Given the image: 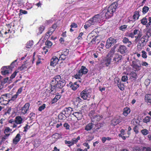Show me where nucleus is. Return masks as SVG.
Here are the masks:
<instances>
[{
  "instance_id": "obj_45",
  "label": "nucleus",
  "mask_w": 151,
  "mask_h": 151,
  "mask_svg": "<svg viewBox=\"0 0 151 151\" xmlns=\"http://www.w3.org/2000/svg\"><path fill=\"white\" fill-rule=\"evenodd\" d=\"M18 96L17 94H16L14 95L13 96H11V98L10 99H8V100L9 101H10L12 100V101H14L15 100L17 97Z\"/></svg>"
},
{
  "instance_id": "obj_50",
  "label": "nucleus",
  "mask_w": 151,
  "mask_h": 151,
  "mask_svg": "<svg viewBox=\"0 0 151 151\" xmlns=\"http://www.w3.org/2000/svg\"><path fill=\"white\" fill-rule=\"evenodd\" d=\"M142 57L144 58H147L146 52L144 50H142Z\"/></svg>"
},
{
  "instance_id": "obj_39",
  "label": "nucleus",
  "mask_w": 151,
  "mask_h": 151,
  "mask_svg": "<svg viewBox=\"0 0 151 151\" xmlns=\"http://www.w3.org/2000/svg\"><path fill=\"white\" fill-rule=\"evenodd\" d=\"M10 135V133L9 134H5L1 138V140L2 141H5L6 139L8 138L9 137Z\"/></svg>"
},
{
  "instance_id": "obj_25",
  "label": "nucleus",
  "mask_w": 151,
  "mask_h": 151,
  "mask_svg": "<svg viewBox=\"0 0 151 151\" xmlns=\"http://www.w3.org/2000/svg\"><path fill=\"white\" fill-rule=\"evenodd\" d=\"M101 39V36L99 35H97L92 39L91 42L93 43H94V42L96 43L97 42V43H98Z\"/></svg>"
},
{
  "instance_id": "obj_24",
  "label": "nucleus",
  "mask_w": 151,
  "mask_h": 151,
  "mask_svg": "<svg viewBox=\"0 0 151 151\" xmlns=\"http://www.w3.org/2000/svg\"><path fill=\"white\" fill-rule=\"evenodd\" d=\"M81 100L78 96L74 98L73 101L75 105H78V104L81 101Z\"/></svg>"
},
{
  "instance_id": "obj_4",
  "label": "nucleus",
  "mask_w": 151,
  "mask_h": 151,
  "mask_svg": "<svg viewBox=\"0 0 151 151\" xmlns=\"http://www.w3.org/2000/svg\"><path fill=\"white\" fill-rule=\"evenodd\" d=\"M91 90L90 89L83 90L81 93V97L84 100H88L91 96Z\"/></svg>"
},
{
  "instance_id": "obj_51",
  "label": "nucleus",
  "mask_w": 151,
  "mask_h": 151,
  "mask_svg": "<svg viewBox=\"0 0 151 151\" xmlns=\"http://www.w3.org/2000/svg\"><path fill=\"white\" fill-rule=\"evenodd\" d=\"M106 64L107 66H108L109 65L111 62V58H109V57L108 58L106 59Z\"/></svg>"
},
{
  "instance_id": "obj_36",
  "label": "nucleus",
  "mask_w": 151,
  "mask_h": 151,
  "mask_svg": "<svg viewBox=\"0 0 151 151\" xmlns=\"http://www.w3.org/2000/svg\"><path fill=\"white\" fill-rule=\"evenodd\" d=\"M139 17V12H136L134 14L133 16V19H134V20H136L138 19Z\"/></svg>"
},
{
  "instance_id": "obj_17",
  "label": "nucleus",
  "mask_w": 151,
  "mask_h": 151,
  "mask_svg": "<svg viewBox=\"0 0 151 151\" xmlns=\"http://www.w3.org/2000/svg\"><path fill=\"white\" fill-rule=\"evenodd\" d=\"M118 51L121 54H124L127 52V50L126 47L124 45H121L119 47Z\"/></svg>"
},
{
  "instance_id": "obj_18",
  "label": "nucleus",
  "mask_w": 151,
  "mask_h": 151,
  "mask_svg": "<svg viewBox=\"0 0 151 151\" xmlns=\"http://www.w3.org/2000/svg\"><path fill=\"white\" fill-rule=\"evenodd\" d=\"M69 85L70 87L73 90H76L79 87L77 82H76L74 83H70Z\"/></svg>"
},
{
  "instance_id": "obj_43",
  "label": "nucleus",
  "mask_w": 151,
  "mask_h": 151,
  "mask_svg": "<svg viewBox=\"0 0 151 151\" xmlns=\"http://www.w3.org/2000/svg\"><path fill=\"white\" fill-rule=\"evenodd\" d=\"M2 96H4L6 99H10L12 95L9 93L5 94L2 95Z\"/></svg>"
},
{
  "instance_id": "obj_49",
  "label": "nucleus",
  "mask_w": 151,
  "mask_h": 151,
  "mask_svg": "<svg viewBox=\"0 0 151 151\" xmlns=\"http://www.w3.org/2000/svg\"><path fill=\"white\" fill-rule=\"evenodd\" d=\"M143 151H151V147H142Z\"/></svg>"
},
{
  "instance_id": "obj_5",
  "label": "nucleus",
  "mask_w": 151,
  "mask_h": 151,
  "mask_svg": "<svg viewBox=\"0 0 151 151\" xmlns=\"http://www.w3.org/2000/svg\"><path fill=\"white\" fill-rule=\"evenodd\" d=\"M89 115L93 122H97L101 118V116L97 115L94 110L91 111Z\"/></svg>"
},
{
  "instance_id": "obj_35",
  "label": "nucleus",
  "mask_w": 151,
  "mask_h": 151,
  "mask_svg": "<svg viewBox=\"0 0 151 151\" xmlns=\"http://www.w3.org/2000/svg\"><path fill=\"white\" fill-rule=\"evenodd\" d=\"M44 29V27L43 26H40L37 29V31L38 32L37 33L38 35H40L41 34Z\"/></svg>"
},
{
  "instance_id": "obj_29",
  "label": "nucleus",
  "mask_w": 151,
  "mask_h": 151,
  "mask_svg": "<svg viewBox=\"0 0 151 151\" xmlns=\"http://www.w3.org/2000/svg\"><path fill=\"white\" fill-rule=\"evenodd\" d=\"M9 101L8 99H6V98L4 96H2V95L1 96L0 98V103L2 104H5L7 103L6 102H7Z\"/></svg>"
},
{
  "instance_id": "obj_14",
  "label": "nucleus",
  "mask_w": 151,
  "mask_h": 151,
  "mask_svg": "<svg viewBox=\"0 0 151 151\" xmlns=\"http://www.w3.org/2000/svg\"><path fill=\"white\" fill-rule=\"evenodd\" d=\"M95 25V24L91 19L85 23L84 27L86 29H87L88 28L91 27L93 25Z\"/></svg>"
},
{
  "instance_id": "obj_34",
  "label": "nucleus",
  "mask_w": 151,
  "mask_h": 151,
  "mask_svg": "<svg viewBox=\"0 0 151 151\" xmlns=\"http://www.w3.org/2000/svg\"><path fill=\"white\" fill-rule=\"evenodd\" d=\"M12 131V129H10L9 127H5L4 131V134H9Z\"/></svg>"
},
{
  "instance_id": "obj_31",
  "label": "nucleus",
  "mask_w": 151,
  "mask_h": 151,
  "mask_svg": "<svg viewBox=\"0 0 151 151\" xmlns=\"http://www.w3.org/2000/svg\"><path fill=\"white\" fill-rule=\"evenodd\" d=\"M120 122L119 120L117 118H115L111 121V124L113 125H115Z\"/></svg>"
},
{
  "instance_id": "obj_22",
  "label": "nucleus",
  "mask_w": 151,
  "mask_h": 151,
  "mask_svg": "<svg viewBox=\"0 0 151 151\" xmlns=\"http://www.w3.org/2000/svg\"><path fill=\"white\" fill-rule=\"evenodd\" d=\"M145 101L147 103H149V104H151V94H147L145 96Z\"/></svg>"
},
{
  "instance_id": "obj_55",
  "label": "nucleus",
  "mask_w": 151,
  "mask_h": 151,
  "mask_svg": "<svg viewBox=\"0 0 151 151\" xmlns=\"http://www.w3.org/2000/svg\"><path fill=\"white\" fill-rule=\"evenodd\" d=\"M127 27V26L126 25H123L120 27L119 29L123 31H125Z\"/></svg>"
},
{
  "instance_id": "obj_15",
  "label": "nucleus",
  "mask_w": 151,
  "mask_h": 151,
  "mask_svg": "<svg viewBox=\"0 0 151 151\" xmlns=\"http://www.w3.org/2000/svg\"><path fill=\"white\" fill-rule=\"evenodd\" d=\"M59 59L56 56H54L51 60L50 65L55 66L58 63L59 61Z\"/></svg>"
},
{
  "instance_id": "obj_1",
  "label": "nucleus",
  "mask_w": 151,
  "mask_h": 151,
  "mask_svg": "<svg viewBox=\"0 0 151 151\" xmlns=\"http://www.w3.org/2000/svg\"><path fill=\"white\" fill-rule=\"evenodd\" d=\"M65 84V81L64 80L61 79L60 76H56L51 81L50 84L51 88L47 89L46 92L54 94L55 93L57 88H62Z\"/></svg>"
},
{
  "instance_id": "obj_40",
  "label": "nucleus",
  "mask_w": 151,
  "mask_h": 151,
  "mask_svg": "<svg viewBox=\"0 0 151 151\" xmlns=\"http://www.w3.org/2000/svg\"><path fill=\"white\" fill-rule=\"evenodd\" d=\"M149 8L147 6H144L142 9V12L143 14L147 13L149 10Z\"/></svg>"
},
{
  "instance_id": "obj_20",
  "label": "nucleus",
  "mask_w": 151,
  "mask_h": 151,
  "mask_svg": "<svg viewBox=\"0 0 151 151\" xmlns=\"http://www.w3.org/2000/svg\"><path fill=\"white\" fill-rule=\"evenodd\" d=\"M14 122L17 124H21L23 122V120L22 118L20 116H16Z\"/></svg>"
},
{
  "instance_id": "obj_19",
  "label": "nucleus",
  "mask_w": 151,
  "mask_h": 151,
  "mask_svg": "<svg viewBox=\"0 0 151 151\" xmlns=\"http://www.w3.org/2000/svg\"><path fill=\"white\" fill-rule=\"evenodd\" d=\"M21 136L19 134H17L13 140V143L16 145L21 139Z\"/></svg>"
},
{
  "instance_id": "obj_41",
  "label": "nucleus",
  "mask_w": 151,
  "mask_h": 151,
  "mask_svg": "<svg viewBox=\"0 0 151 151\" xmlns=\"http://www.w3.org/2000/svg\"><path fill=\"white\" fill-rule=\"evenodd\" d=\"M141 21V23L144 25H145L147 23V19L145 17L143 18Z\"/></svg>"
},
{
  "instance_id": "obj_33",
  "label": "nucleus",
  "mask_w": 151,
  "mask_h": 151,
  "mask_svg": "<svg viewBox=\"0 0 151 151\" xmlns=\"http://www.w3.org/2000/svg\"><path fill=\"white\" fill-rule=\"evenodd\" d=\"M80 139V137L78 136L77 138H73L71 141V143L73 145H74V144H76L77 143L78 140Z\"/></svg>"
},
{
  "instance_id": "obj_27",
  "label": "nucleus",
  "mask_w": 151,
  "mask_h": 151,
  "mask_svg": "<svg viewBox=\"0 0 151 151\" xmlns=\"http://www.w3.org/2000/svg\"><path fill=\"white\" fill-rule=\"evenodd\" d=\"M115 52V47L112 48L108 55V57L111 58L113 57L114 55Z\"/></svg>"
},
{
  "instance_id": "obj_23",
  "label": "nucleus",
  "mask_w": 151,
  "mask_h": 151,
  "mask_svg": "<svg viewBox=\"0 0 151 151\" xmlns=\"http://www.w3.org/2000/svg\"><path fill=\"white\" fill-rule=\"evenodd\" d=\"M130 111H131L129 108L126 107L124 109L123 114L124 116H126L130 113Z\"/></svg>"
},
{
  "instance_id": "obj_58",
  "label": "nucleus",
  "mask_w": 151,
  "mask_h": 151,
  "mask_svg": "<svg viewBox=\"0 0 151 151\" xmlns=\"http://www.w3.org/2000/svg\"><path fill=\"white\" fill-rule=\"evenodd\" d=\"M63 126L66 129L68 130L70 129V126L67 123H64L63 124Z\"/></svg>"
},
{
  "instance_id": "obj_21",
  "label": "nucleus",
  "mask_w": 151,
  "mask_h": 151,
  "mask_svg": "<svg viewBox=\"0 0 151 151\" xmlns=\"http://www.w3.org/2000/svg\"><path fill=\"white\" fill-rule=\"evenodd\" d=\"M72 114L78 120L80 119L82 116V113L81 111L73 112Z\"/></svg>"
},
{
  "instance_id": "obj_63",
  "label": "nucleus",
  "mask_w": 151,
  "mask_h": 151,
  "mask_svg": "<svg viewBox=\"0 0 151 151\" xmlns=\"http://www.w3.org/2000/svg\"><path fill=\"white\" fill-rule=\"evenodd\" d=\"M134 32L133 33H129L128 35V36L129 37H131L132 38H133L134 37Z\"/></svg>"
},
{
  "instance_id": "obj_37",
  "label": "nucleus",
  "mask_w": 151,
  "mask_h": 151,
  "mask_svg": "<svg viewBox=\"0 0 151 151\" xmlns=\"http://www.w3.org/2000/svg\"><path fill=\"white\" fill-rule=\"evenodd\" d=\"M46 47L47 48H50L52 45V43L50 41H47L45 42Z\"/></svg>"
},
{
  "instance_id": "obj_8",
  "label": "nucleus",
  "mask_w": 151,
  "mask_h": 151,
  "mask_svg": "<svg viewBox=\"0 0 151 151\" xmlns=\"http://www.w3.org/2000/svg\"><path fill=\"white\" fill-rule=\"evenodd\" d=\"M132 66L135 71L140 70L141 67L140 61L138 59L136 60L135 61H133Z\"/></svg>"
},
{
  "instance_id": "obj_60",
  "label": "nucleus",
  "mask_w": 151,
  "mask_h": 151,
  "mask_svg": "<svg viewBox=\"0 0 151 151\" xmlns=\"http://www.w3.org/2000/svg\"><path fill=\"white\" fill-rule=\"evenodd\" d=\"M141 65H142L143 66H145L146 67H147V66L148 65V64L147 63L143 61L142 62V63H141Z\"/></svg>"
},
{
  "instance_id": "obj_6",
  "label": "nucleus",
  "mask_w": 151,
  "mask_h": 151,
  "mask_svg": "<svg viewBox=\"0 0 151 151\" xmlns=\"http://www.w3.org/2000/svg\"><path fill=\"white\" fill-rule=\"evenodd\" d=\"M88 72V70L85 67L82 66L81 69L77 73L76 75L75 76V78L77 79L80 78L81 76L83 74H86Z\"/></svg>"
},
{
  "instance_id": "obj_26",
  "label": "nucleus",
  "mask_w": 151,
  "mask_h": 151,
  "mask_svg": "<svg viewBox=\"0 0 151 151\" xmlns=\"http://www.w3.org/2000/svg\"><path fill=\"white\" fill-rule=\"evenodd\" d=\"M54 29L52 28H50L49 30L46 34L45 37L46 38H47L49 37L51 35L53 32L54 31Z\"/></svg>"
},
{
  "instance_id": "obj_38",
  "label": "nucleus",
  "mask_w": 151,
  "mask_h": 151,
  "mask_svg": "<svg viewBox=\"0 0 151 151\" xmlns=\"http://www.w3.org/2000/svg\"><path fill=\"white\" fill-rule=\"evenodd\" d=\"M32 41H29L26 44V47L27 48H30L33 45Z\"/></svg>"
},
{
  "instance_id": "obj_47",
  "label": "nucleus",
  "mask_w": 151,
  "mask_h": 151,
  "mask_svg": "<svg viewBox=\"0 0 151 151\" xmlns=\"http://www.w3.org/2000/svg\"><path fill=\"white\" fill-rule=\"evenodd\" d=\"M93 138V137L91 135H89L87 137L86 140V141H90L92 140Z\"/></svg>"
},
{
  "instance_id": "obj_7",
  "label": "nucleus",
  "mask_w": 151,
  "mask_h": 151,
  "mask_svg": "<svg viewBox=\"0 0 151 151\" xmlns=\"http://www.w3.org/2000/svg\"><path fill=\"white\" fill-rule=\"evenodd\" d=\"M122 60V56L118 53L114 54V56L113 59V62L116 65L121 63Z\"/></svg>"
},
{
  "instance_id": "obj_59",
  "label": "nucleus",
  "mask_w": 151,
  "mask_h": 151,
  "mask_svg": "<svg viewBox=\"0 0 151 151\" xmlns=\"http://www.w3.org/2000/svg\"><path fill=\"white\" fill-rule=\"evenodd\" d=\"M70 27L72 28H75L77 27L78 26L76 24L73 23L71 24L70 26Z\"/></svg>"
},
{
  "instance_id": "obj_16",
  "label": "nucleus",
  "mask_w": 151,
  "mask_h": 151,
  "mask_svg": "<svg viewBox=\"0 0 151 151\" xmlns=\"http://www.w3.org/2000/svg\"><path fill=\"white\" fill-rule=\"evenodd\" d=\"M101 17H102L100 15L98 14L95 15L93 17L91 18V19L96 24V23L99 22Z\"/></svg>"
},
{
  "instance_id": "obj_10",
  "label": "nucleus",
  "mask_w": 151,
  "mask_h": 151,
  "mask_svg": "<svg viewBox=\"0 0 151 151\" xmlns=\"http://www.w3.org/2000/svg\"><path fill=\"white\" fill-rule=\"evenodd\" d=\"M145 36H143L140 39V41L137 44V47L138 48L141 49L146 44L147 41H146Z\"/></svg>"
},
{
  "instance_id": "obj_48",
  "label": "nucleus",
  "mask_w": 151,
  "mask_h": 151,
  "mask_svg": "<svg viewBox=\"0 0 151 151\" xmlns=\"http://www.w3.org/2000/svg\"><path fill=\"white\" fill-rule=\"evenodd\" d=\"M65 143L69 147H70L71 146H72L73 145L72 144L71 141L70 140V141H67V140H65Z\"/></svg>"
},
{
  "instance_id": "obj_30",
  "label": "nucleus",
  "mask_w": 151,
  "mask_h": 151,
  "mask_svg": "<svg viewBox=\"0 0 151 151\" xmlns=\"http://www.w3.org/2000/svg\"><path fill=\"white\" fill-rule=\"evenodd\" d=\"M93 124L92 123H89L86 126L85 129L86 131L91 130L93 127Z\"/></svg>"
},
{
  "instance_id": "obj_54",
  "label": "nucleus",
  "mask_w": 151,
  "mask_h": 151,
  "mask_svg": "<svg viewBox=\"0 0 151 151\" xmlns=\"http://www.w3.org/2000/svg\"><path fill=\"white\" fill-rule=\"evenodd\" d=\"M60 56L59 58V60H64L66 58V56L63 54L60 55Z\"/></svg>"
},
{
  "instance_id": "obj_13",
  "label": "nucleus",
  "mask_w": 151,
  "mask_h": 151,
  "mask_svg": "<svg viewBox=\"0 0 151 151\" xmlns=\"http://www.w3.org/2000/svg\"><path fill=\"white\" fill-rule=\"evenodd\" d=\"M29 106L30 104L29 103H26L20 110L21 114H26L29 109Z\"/></svg>"
},
{
  "instance_id": "obj_9",
  "label": "nucleus",
  "mask_w": 151,
  "mask_h": 151,
  "mask_svg": "<svg viewBox=\"0 0 151 151\" xmlns=\"http://www.w3.org/2000/svg\"><path fill=\"white\" fill-rule=\"evenodd\" d=\"M116 42V40L112 37H110L106 41V48H109L111 45H114Z\"/></svg>"
},
{
  "instance_id": "obj_12",
  "label": "nucleus",
  "mask_w": 151,
  "mask_h": 151,
  "mask_svg": "<svg viewBox=\"0 0 151 151\" xmlns=\"http://www.w3.org/2000/svg\"><path fill=\"white\" fill-rule=\"evenodd\" d=\"M1 73L3 75H6L11 72L12 70V68L9 66L3 67L2 68Z\"/></svg>"
},
{
  "instance_id": "obj_57",
  "label": "nucleus",
  "mask_w": 151,
  "mask_h": 151,
  "mask_svg": "<svg viewBox=\"0 0 151 151\" xmlns=\"http://www.w3.org/2000/svg\"><path fill=\"white\" fill-rule=\"evenodd\" d=\"M128 80V77L127 76H123L122 78V80L124 82L127 81Z\"/></svg>"
},
{
  "instance_id": "obj_62",
  "label": "nucleus",
  "mask_w": 151,
  "mask_h": 151,
  "mask_svg": "<svg viewBox=\"0 0 151 151\" xmlns=\"http://www.w3.org/2000/svg\"><path fill=\"white\" fill-rule=\"evenodd\" d=\"M83 145L86 147H87V149H89L90 148V147L88 144V143L86 141L83 144Z\"/></svg>"
},
{
  "instance_id": "obj_46",
  "label": "nucleus",
  "mask_w": 151,
  "mask_h": 151,
  "mask_svg": "<svg viewBox=\"0 0 151 151\" xmlns=\"http://www.w3.org/2000/svg\"><path fill=\"white\" fill-rule=\"evenodd\" d=\"M27 13V11L21 9L19 10V15L20 16L22 15L23 14H26Z\"/></svg>"
},
{
  "instance_id": "obj_3",
  "label": "nucleus",
  "mask_w": 151,
  "mask_h": 151,
  "mask_svg": "<svg viewBox=\"0 0 151 151\" xmlns=\"http://www.w3.org/2000/svg\"><path fill=\"white\" fill-rule=\"evenodd\" d=\"M72 108L70 107L65 108L63 111L62 113L59 115V118L60 119H65L66 117L72 114Z\"/></svg>"
},
{
  "instance_id": "obj_42",
  "label": "nucleus",
  "mask_w": 151,
  "mask_h": 151,
  "mask_svg": "<svg viewBox=\"0 0 151 151\" xmlns=\"http://www.w3.org/2000/svg\"><path fill=\"white\" fill-rule=\"evenodd\" d=\"M141 132L144 135H146L149 133L148 131L146 129H144L141 130Z\"/></svg>"
},
{
  "instance_id": "obj_52",
  "label": "nucleus",
  "mask_w": 151,
  "mask_h": 151,
  "mask_svg": "<svg viewBox=\"0 0 151 151\" xmlns=\"http://www.w3.org/2000/svg\"><path fill=\"white\" fill-rule=\"evenodd\" d=\"M118 86L120 89L121 90L123 91L124 89V85L122 84L119 83L118 84Z\"/></svg>"
},
{
  "instance_id": "obj_56",
  "label": "nucleus",
  "mask_w": 151,
  "mask_h": 151,
  "mask_svg": "<svg viewBox=\"0 0 151 151\" xmlns=\"http://www.w3.org/2000/svg\"><path fill=\"white\" fill-rule=\"evenodd\" d=\"M18 72V71H15L11 76L10 78L11 79H13L16 76L17 73Z\"/></svg>"
},
{
  "instance_id": "obj_2",
  "label": "nucleus",
  "mask_w": 151,
  "mask_h": 151,
  "mask_svg": "<svg viewBox=\"0 0 151 151\" xmlns=\"http://www.w3.org/2000/svg\"><path fill=\"white\" fill-rule=\"evenodd\" d=\"M117 5L116 4L114 3L105 10V17L106 18H109L113 16V13L115 12L116 9L117 8Z\"/></svg>"
},
{
  "instance_id": "obj_44",
  "label": "nucleus",
  "mask_w": 151,
  "mask_h": 151,
  "mask_svg": "<svg viewBox=\"0 0 151 151\" xmlns=\"http://www.w3.org/2000/svg\"><path fill=\"white\" fill-rule=\"evenodd\" d=\"M150 120V118L148 116H146L143 119V122L145 123H147L149 122Z\"/></svg>"
},
{
  "instance_id": "obj_61",
  "label": "nucleus",
  "mask_w": 151,
  "mask_h": 151,
  "mask_svg": "<svg viewBox=\"0 0 151 151\" xmlns=\"http://www.w3.org/2000/svg\"><path fill=\"white\" fill-rule=\"evenodd\" d=\"M97 106V105L95 104H91V107L92 108H93L94 109H96Z\"/></svg>"
},
{
  "instance_id": "obj_64",
  "label": "nucleus",
  "mask_w": 151,
  "mask_h": 151,
  "mask_svg": "<svg viewBox=\"0 0 151 151\" xmlns=\"http://www.w3.org/2000/svg\"><path fill=\"white\" fill-rule=\"evenodd\" d=\"M22 91V88H19L16 94H17V95H18L20 93H21Z\"/></svg>"
},
{
  "instance_id": "obj_28",
  "label": "nucleus",
  "mask_w": 151,
  "mask_h": 151,
  "mask_svg": "<svg viewBox=\"0 0 151 151\" xmlns=\"http://www.w3.org/2000/svg\"><path fill=\"white\" fill-rule=\"evenodd\" d=\"M122 42L124 43L128 44V46L129 47H130L132 44L131 42L129 41V39L126 37H124L123 38Z\"/></svg>"
},
{
  "instance_id": "obj_11",
  "label": "nucleus",
  "mask_w": 151,
  "mask_h": 151,
  "mask_svg": "<svg viewBox=\"0 0 151 151\" xmlns=\"http://www.w3.org/2000/svg\"><path fill=\"white\" fill-rule=\"evenodd\" d=\"M134 35L135 38V41H137L139 40L142 36V33L139 29H135L134 30Z\"/></svg>"
},
{
  "instance_id": "obj_32",
  "label": "nucleus",
  "mask_w": 151,
  "mask_h": 151,
  "mask_svg": "<svg viewBox=\"0 0 151 151\" xmlns=\"http://www.w3.org/2000/svg\"><path fill=\"white\" fill-rule=\"evenodd\" d=\"M129 75L130 78L133 79V80H135L137 78V74L134 72H131Z\"/></svg>"
},
{
  "instance_id": "obj_53",
  "label": "nucleus",
  "mask_w": 151,
  "mask_h": 151,
  "mask_svg": "<svg viewBox=\"0 0 151 151\" xmlns=\"http://www.w3.org/2000/svg\"><path fill=\"white\" fill-rule=\"evenodd\" d=\"M45 107V104H43L41 106L39 107L38 110L40 111H41L43 110L44 109Z\"/></svg>"
}]
</instances>
